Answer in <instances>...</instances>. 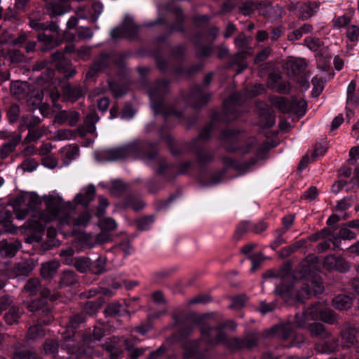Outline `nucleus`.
<instances>
[{"label":"nucleus","instance_id":"obj_1","mask_svg":"<svg viewBox=\"0 0 359 359\" xmlns=\"http://www.w3.org/2000/svg\"><path fill=\"white\" fill-rule=\"evenodd\" d=\"M90 215L84 212L75 217V208L70 202L62 203L53 198L46 203V210L40 215V219L45 222L58 219L62 224L86 226L90 222Z\"/></svg>","mask_w":359,"mask_h":359},{"label":"nucleus","instance_id":"obj_2","mask_svg":"<svg viewBox=\"0 0 359 359\" xmlns=\"http://www.w3.org/2000/svg\"><path fill=\"white\" fill-rule=\"evenodd\" d=\"M154 144L147 141L136 140L121 147L107 151L106 159L109 161L128 158L142 159L145 162L153 160L157 154L150 151Z\"/></svg>","mask_w":359,"mask_h":359},{"label":"nucleus","instance_id":"obj_3","mask_svg":"<svg viewBox=\"0 0 359 359\" xmlns=\"http://www.w3.org/2000/svg\"><path fill=\"white\" fill-rule=\"evenodd\" d=\"M169 84L166 80H160L156 82L149 89V95L151 100V105L154 114H161L165 118L173 115L176 117L182 116V112L176 111L168 107L164 102V95L168 92Z\"/></svg>","mask_w":359,"mask_h":359},{"label":"nucleus","instance_id":"obj_4","mask_svg":"<svg viewBox=\"0 0 359 359\" xmlns=\"http://www.w3.org/2000/svg\"><path fill=\"white\" fill-rule=\"evenodd\" d=\"M302 271L304 272V274L302 275L304 280L301 284V289L298 290L296 294L297 299L300 302H303L305 299L309 298L312 293L319 294L324 291L323 280L320 276H311V274L307 276L306 273L308 271L310 272V269L304 263L302 264Z\"/></svg>","mask_w":359,"mask_h":359},{"label":"nucleus","instance_id":"obj_5","mask_svg":"<svg viewBox=\"0 0 359 359\" xmlns=\"http://www.w3.org/2000/svg\"><path fill=\"white\" fill-rule=\"evenodd\" d=\"M229 327L231 330H235L236 324L233 321H228L225 324L212 327L209 325H204L201 328L202 339L210 346H215L220 343H224L226 346V341L229 339H226L224 328Z\"/></svg>","mask_w":359,"mask_h":359},{"label":"nucleus","instance_id":"obj_6","mask_svg":"<svg viewBox=\"0 0 359 359\" xmlns=\"http://www.w3.org/2000/svg\"><path fill=\"white\" fill-rule=\"evenodd\" d=\"M220 140L229 151H239L241 154H244L248 153L251 147L254 144L255 140L252 137L248 140L247 146L245 148L241 147L240 144L241 139L239 134L237 131L233 130H225L222 132Z\"/></svg>","mask_w":359,"mask_h":359},{"label":"nucleus","instance_id":"obj_7","mask_svg":"<svg viewBox=\"0 0 359 359\" xmlns=\"http://www.w3.org/2000/svg\"><path fill=\"white\" fill-rule=\"evenodd\" d=\"M139 28L134 23L133 18L127 15L121 25L114 27L110 33V36L113 39L121 38H135L138 33Z\"/></svg>","mask_w":359,"mask_h":359},{"label":"nucleus","instance_id":"obj_8","mask_svg":"<svg viewBox=\"0 0 359 359\" xmlns=\"http://www.w3.org/2000/svg\"><path fill=\"white\" fill-rule=\"evenodd\" d=\"M243 95L240 93H234L224 101L223 119L226 121L233 120L238 116L236 107L243 102Z\"/></svg>","mask_w":359,"mask_h":359},{"label":"nucleus","instance_id":"obj_9","mask_svg":"<svg viewBox=\"0 0 359 359\" xmlns=\"http://www.w3.org/2000/svg\"><path fill=\"white\" fill-rule=\"evenodd\" d=\"M210 94L205 92L202 86H196L191 90L186 102L195 109L201 108L205 105L210 98Z\"/></svg>","mask_w":359,"mask_h":359},{"label":"nucleus","instance_id":"obj_10","mask_svg":"<svg viewBox=\"0 0 359 359\" xmlns=\"http://www.w3.org/2000/svg\"><path fill=\"white\" fill-rule=\"evenodd\" d=\"M323 266L328 271H337L340 273H346L350 270V264L341 256L329 255L325 257Z\"/></svg>","mask_w":359,"mask_h":359},{"label":"nucleus","instance_id":"obj_11","mask_svg":"<svg viewBox=\"0 0 359 359\" xmlns=\"http://www.w3.org/2000/svg\"><path fill=\"white\" fill-rule=\"evenodd\" d=\"M257 344V337L255 334H248L243 339L235 337L226 341V346L232 351L243 348L250 349L256 346Z\"/></svg>","mask_w":359,"mask_h":359},{"label":"nucleus","instance_id":"obj_12","mask_svg":"<svg viewBox=\"0 0 359 359\" xmlns=\"http://www.w3.org/2000/svg\"><path fill=\"white\" fill-rule=\"evenodd\" d=\"M323 306V304L318 303L305 310L301 316L296 315L295 323L297 325L304 327L307 320L320 319Z\"/></svg>","mask_w":359,"mask_h":359},{"label":"nucleus","instance_id":"obj_13","mask_svg":"<svg viewBox=\"0 0 359 359\" xmlns=\"http://www.w3.org/2000/svg\"><path fill=\"white\" fill-rule=\"evenodd\" d=\"M307 64L302 58H290L285 61L284 69L290 77L297 78L305 70Z\"/></svg>","mask_w":359,"mask_h":359},{"label":"nucleus","instance_id":"obj_14","mask_svg":"<svg viewBox=\"0 0 359 359\" xmlns=\"http://www.w3.org/2000/svg\"><path fill=\"white\" fill-rule=\"evenodd\" d=\"M45 8L50 18L62 15L70 11L69 3L65 0L50 1L46 4Z\"/></svg>","mask_w":359,"mask_h":359},{"label":"nucleus","instance_id":"obj_15","mask_svg":"<svg viewBox=\"0 0 359 359\" xmlns=\"http://www.w3.org/2000/svg\"><path fill=\"white\" fill-rule=\"evenodd\" d=\"M344 346L349 348L359 342V332L358 330L350 324H346L341 331Z\"/></svg>","mask_w":359,"mask_h":359},{"label":"nucleus","instance_id":"obj_16","mask_svg":"<svg viewBox=\"0 0 359 359\" xmlns=\"http://www.w3.org/2000/svg\"><path fill=\"white\" fill-rule=\"evenodd\" d=\"M112 60L109 55L101 54L100 57L94 62L86 73L87 79H93L99 72L110 66Z\"/></svg>","mask_w":359,"mask_h":359},{"label":"nucleus","instance_id":"obj_17","mask_svg":"<svg viewBox=\"0 0 359 359\" xmlns=\"http://www.w3.org/2000/svg\"><path fill=\"white\" fill-rule=\"evenodd\" d=\"M86 92V88L81 86H71L69 83H66L62 86L64 98L72 102L84 97Z\"/></svg>","mask_w":359,"mask_h":359},{"label":"nucleus","instance_id":"obj_18","mask_svg":"<svg viewBox=\"0 0 359 359\" xmlns=\"http://www.w3.org/2000/svg\"><path fill=\"white\" fill-rule=\"evenodd\" d=\"M79 118L80 114L78 111L62 110L55 115V122L60 125L67 122L70 126H74L77 124Z\"/></svg>","mask_w":359,"mask_h":359},{"label":"nucleus","instance_id":"obj_19","mask_svg":"<svg viewBox=\"0 0 359 359\" xmlns=\"http://www.w3.org/2000/svg\"><path fill=\"white\" fill-rule=\"evenodd\" d=\"M95 196V187L93 184H89L88 187L81 189L74 198V201L84 207H88L89 203L94 200Z\"/></svg>","mask_w":359,"mask_h":359},{"label":"nucleus","instance_id":"obj_20","mask_svg":"<svg viewBox=\"0 0 359 359\" xmlns=\"http://www.w3.org/2000/svg\"><path fill=\"white\" fill-rule=\"evenodd\" d=\"M29 25L35 31L41 33L50 31L52 33L59 34V26L54 22H41L32 18L29 19Z\"/></svg>","mask_w":359,"mask_h":359},{"label":"nucleus","instance_id":"obj_21","mask_svg":"<svg viewBox=\"0 0 359 359\" xmlns=\"http://www.w3.org/2000/svg\"><path fill=\"white\" fill-rule=\"evenodd\" d=\"M51 322V317H48L46 320L39 319L36 325L31 326L27 332V337L28 339L37 340L45 336V331L41 325H48Z\"/></svg>","mask_w":359,"mask_h":359},{"label":"nucleus","instance_id":"obj_22","mask_svg":"<svg viewBox=\"0 0 359 359\" xmlns=\"http://www.w3.org/2000/svg\"><path fill=\"white\" fill-rule=\"evenodd\" d=\"M100 118L95 111L90 112L86 117L83 125L79 126V131L84 135L86 133H93L95 130V123Z\"/></svg>","mask_w":359,"mask_h":359},{"label":"nucleus","instance_id":"obj_23","mask_svg":"<svg viewBox=\"0 0 359 359\" xmlns=\"http://www.w3.org/2000/svg\"><path fill=\"white\" fill-rule=\"evenodd\" d=\"M21 243L18 241L3 240L0 241V254L4 257H13L18 251Z\"/></svg>","mask_w":359,"mask_h":359},{"label":"nucleus","instance_id":"obj_24","mask_svg":"<svg viewBox=\"0 0 359 359\" xmlns=\"http://www.w3.org/2000/svg\"><path fill=\"white\" fill-rule=\"evenodd\" d=\"M10 90L12 95L16 99L21 100L27 95L30 88L27 82L16 81L11 83Z\"/></svg>","mask_w":359,"mask_h":359},{"label":"nucleus","instance_id":"obj_25","mask_svg":"<svg viewBox=\"0 0 359 359\" xmlns=\"http://www.w3.org/2000/svg\"><path fill=\"white\" fill-rule=\"evenodd\" d=\"M275 118L273 111L266 107L259 113V125L265 128H271L275 124Z\"/></svg>","mask_w":359,"mask_h":359},{"label":"nucleus","instance_id":"obj_26","mask_svg":"<svg viewBox=\"0 0 359 359\" xmlns=\"http://www.w3.org/2000/svg\"><path fill=\"white\" fill-rule=\"evenodd\" d=\"M55 35L57 34H55ZM37 39L39 41L42 42L48 49L58 46L61 43V41L55 36L54 33H53V34H46V32L39 33L37 35Z\"/></svg>","mask_w":359,"mask_h":359},{"label":"nucleus","instance_id":"obj_27","mask_svg":"<svg viewBox=\"0 0 359 359\" xmlns=\"http://www.w3.org/2000/svg\"><path fill=\"white\" fill-rule=\"evenodd\" d=\"M34 269V264L28 261L17 263L13 267V272L15 277L27 276Z\"/></svg>","mask_w":359,"mask_h":359},{"label":"nucleus","instance_id":"obj_28","mask_svg":"<svg viewBox=\"0 0 359 359\" xmlns=\"http://www.w3.org/2000/svg\"><path fill=\"white\" fill-rule=\"evenodd\" d=\"M306 105L307 104L304 100L292 97L290 100V113L302 116L305 114Z\"/></svg>","mask_w":359,"mask_h":359},{"label":"nucleus","instance_id":"obj_29","mask_svg":"<svg viewBox=\"0 0 359 359\" xmlns=\"http://www.w3.org/2000/svg\"><path fill=\"white\" fill-rule=\"evenodd\" d=\"M48 128L45 126L38 127L36 128L30 129L28 134L24 139V143H30L36 142L45 135L47 133Z\"/></svg>","mask_w":359,"mask_h":359},{"label":"nucleus","instance_id":"obj_30","mask_svg":"<svg viewBox=\"0 0 359 359\" xmlns=\"http://www.w3.org/2000/svg\"><path fill=\"white\" fill-rule=\"evenodd\" d=\"M23 313V311L20 309L18 306H12L8 312L4 315L5 322L8 325H13L19 322Z\"/></svg>","mask_w":359,"mask_h":359},{"label":"nucleus","instance_id":"obj_31","mask_svg":"<svg viewBox=\"0 0 359 359\" xmlns=\"http://www.w3.org/2000/svg\"><path fill=\"white\" fill-rule=\"evenodd\" d=\"M60 266V263L56 261H51L44 263L41 267V274L44 278H50L55 276L57 269Z\"/></svg>","mask_w":359,"mask_h":359},{"label":"nucleus","instance_id":"obj_32","mask_svg":"<svg viewBox=\"0 0 359 359\" xmlns=\"http://www.w3.org/2000/svg\"><path fill=\"white\" fill-rule=\"evenodd\" d=\"M46 304L47 299L45 298L36 299L28 304L27 309L31 312H39L40 313L47 314L49 312V309Z\"/></svg>","mask_w":359,"mask_h":359},{"label":"nucleus","instance_id":"obj_33","mask_svg":"<svg viewBox=\"0 0 359 359\" xmlns=\"http://www.w3.org/2000/svg\"><path fill=\"white\" fill-rule=\"evenodd\" d=\"M39 199L36 198L35 196H30L29 198V201L27 203L28 208H24V209H18L15 207L13 208L16 217L18 219H23L25 218V217L27 215L29 212V210H34L36 209L37 205H39Z\"/></svg>","mask_w":359,"mask_h":359},{"label":"nucleus","instance_id":"obj_34","mask_svg":"<svg viewBox=\"0 0 359 359\" xmlns=\"http://www.w3.org/2000/svg\"><path fill=\"white\" fill-rule=\"evenodd\" d=\"M333 306L338 310L348 309L352 306V299L346 294H339L332 300Z\"/></svg>","mask_w":359,"mask_h":359},{"label":"nucleus","instance_id":"obj_35","mask_svg":"<svg viewBox=\"0 0 359 359\" xmlns=\"http://www.w3.org/2000/svg\"><path fill=\"white\" fill-rule=\"evenodd\" d=\"M191 149L194 151L197 156L198 163L205 164L213 159V155L203 149V145L191 146Z\"/></svg>","mask_w":359,"mask_h":359},{"label":"nucleus","instance_id":"obj_36","mask_svg":"<svg viewBox=\"0 0 359 359\" xmlns=\"http://www.w3.org/2000/svg\"><path fill=\"white\" fill-rule=\"evenodd\" d=\"M22 137L20 135H15L8 140L6 143L4 144L1 151L4 158L6 157L15 149L16 146L20 142Z\"/></svg>","mask_w":359,"mask_h":359},{"label":"nucleus","instance_id":"obj_37","mask_svg":"<svg viewBox=\"0 0 359 359\" xmlns=\"http://www.w3.org/2000/svg\"><path fill=\"white\" fill-rule=\"evenodd\" d=\"M78 281V276L71 270H66L62 272L60 277V286H69L76 283Z\"/></svg>","mask_w":359,"mask_h":359},{"label":"nucleus","instance_id":"obj_38","mask_svg":"<svg viewBox=\"0 0 359 359\" xmlns=\"http://www.w3.org/2000/svg\"><path fill=\"white\" fill-rule=\"evenodd\" d=\"M219 34V29L217 27H212L209 29L206 34H199L192 37L194 43H198L199 41L204 42H213Z\"/></svg>","mask_w":359,"mask_h":359},{"label":"nucleus","instance_id":"obj_39","mask_svg":"<svg viewBox=\"0 0 359 359\" xmlns=\"http://www.w3.org/2000/svg\"><path fill=\"white\" fill-rule=\"evenodd\" d=\"M41 122V118L36 116L24 115L20 121V127H26L28 130L34 128Z\"/></svg>","mask_w":359,"mask_h":359},{"label":"nucleus","instance_id":"obj_40","mask_svg":"<svg viewBox=\"0 0 359 359\" xmlns=\"http://www.w3.org/2000/svg\"><path fill=\"white\" fill-rule=\"evenodd\" d=\"M317 4L313 2L304 3L300 7L299 18L302 19H308L313 16L317 8Z\"/></svg>","mask_w":359,"mask_h":359},{"label":"nucleus","instance_id":"obj_41","mask_svg":"<svg viewBox=\"0 0 359 359\" xmlns=\"http://www.w3.org/2000/svg\"><path fill=\"white\" fill-rule=\"evenodd\" d=\"M80 273L90 272V259L87 257H77L74 266Z\"/></svg>","mask_w":359,"mask_h":359},{"label":"nucleus","instance_id":"obj_42","mask_svg":"<svg viewBox=\"0 0 359 359\" xmlns=\"http://www.w3.org/2000/svg\"><path fill=\"white\" fill-rule=\"evenodd\" d=\"M107 258L103 256H99L94 262L90 261V273L100 274L105 271Z\"/></svg>","mask_w":359,"mask_h":359},{"label":"nucleus","instance_id":"obj_43","mask_svg":"<svg viewBox=\"0 0 359 359\" xmlns=\"http://www.w3.org/2000/svg\"><path fill=\"white\" fill-rule=\"evenodd\" d=\"M320 320L325 323L332 325L337 321V316L331 309L323 304Z\"/></svg>","mask_w":359,"mask_h":359},{"label":"nucleus","instance_id":"obj_44","mask_svg":"<svg viewBox=\"0 0 359 359\" xmlns=\"http://www.w3.org/2000/svg\"><path fill=\"white\" fill-rule=\"evenodd\" d=\"M13 359H39V356L31 350L17 348L14 351Z\"/></svg>","mask_w":359,"mask_h":359},{"label":"nucleus","instance_id":"obj_45","mask_svg":"<svg viewBox=\"0 0 359 359\" xmlns=\"http://www.w3.org/2000/svg\"><path fill=\"white\" fill-rule=\"evenodd\" d=\"M289 272H290L289 267L284 266L278 272H275L272 270H269V271H266L263 274V278H280L283 280H285V279L287 278V277L290 276Z\"/></svg>","mask_w":359,"mask_h":359},{"label":"nucleus","instance_id":"obj_46","mask_svg":"<svg viewBox=\"0 0 359 359\" xmlns=\"http://www.w3.org/2000/svg\"><path fill=\"white\" fill-rule=\"evenodd\" d=\"M273 104L283 113H290V100L283 97H277L273 100Z\"/></svg>","mask_w":359,"mask_h":359},{"label":"nucleus","instance_id":"obj_47","mask_svg":"<svg viewBox=\"0 0 359 359\" xmlns=\"http://www.w3.org/2000/svg\"><path fill=\"white\" fill-rule=\"evenodd\" d=\"M212 129V123H209L205 127H204L200 132L198 137L192 141L191 146L202 145L201 141L208 140L210 137Z\"/></svg>","mask_w":359,"mask_h":359},{"label":"nucleus","instance_id":"obj_48","mask_svg":"<svg viewBox=\"0 0 359 359\" xmlns=\"http://www.w3.org/2000/svg\"><path fill=\"white\" fill-rule=\"evenodd\" d=\"M199 341H187L184 344V357L191 358L194 356L198 350Z\"/></svg>","mask_w":359,"mask_h":359},{"label":"nucleus","instance_id":"obj_49","mask_svg":"<svg viewBox=\"0 0 359 359\" xmlns=\"http://www.w3.org/2000/svg\"><path fill=\"white\" fill-rule=\"evenodd\" d=\"M41 289V283L39 279H29L24 286V290L29 294V295L36 294Z\"/></svg>","mask_w":359,"mask_h":359},{"label":"nucleus","instance_id":"obj_50","mask_svg":"<svg viewBox=\"0 0 359 359\" xmlns=\"http://www.w3.org/2000/svg\"><path fill=\"white\" fill-rule=\"evenodd\" d=\"M108 84L109 90L111 91L115 97H121L127 92V88L126 86L120 85L113 81H109Z\"/></svg>","mask_w":359,"mask_h":359},{"label":"nucleus","instance_id":"obj_51","mask_svg":"<svg viewBox=\"0 0 359 359\" xmlns=\"http://www.w3.org/2000/svg\"><path fill=\"white\" fill-rule=\"evenodd\" d=\"M58 347L59 344L57 341L47 339L43 346V349L46 354L55 355L57 353Z\"/></svg>","mask_w":359,"mask_h":359},{"label":"nucleus","instance_id":"obj_52","mask_svg":"<svg viewBox=\"0 0 359 359\" xmlns=\"http://www.w3.org/2000/svg\"><path fill=\"white\" fill-rule=\"evenodd\" d=\"M304 45L312 51H318L321 50L323 45V41L318 38L307 37L304 41Z\"/></svg>","mask_w":359,"mask_h":359},{"label":"nucleus","instance_id":"obj_53","mask_svg":"<svg viewBox=\"0 0 359 359\" xmlns=\"http://www.w3.org/2000/svg\"><path fill=\"white\" fill-rule=\"evenodd\" d=\"M351 21V16H349L348 15H343L341 16L335 17L332 20V22L334 28L340 29L349 25Z\"/></svg>","mask_w":359,"mask_h":359},{"label":"nucleus","instance_id":"obj_54","mask_svg":"<svg viewBox=\"0 0 359 359\" xmlns=\"http://www.w3.org/2000/svg\"><path fill=\"white\" fill-rule=\"evenodd\" d=\"M84 320L85 318L83 314L79 313L74 315L68 322L67 328L69 332H73L81 323L84 322Z\"/></svg>","mask_w":359,"mask_h":359},{"label":"nucleus","instance_id":"obj_55","mask_svg":"<svg viewBox=\"0 0 359 359\" xmlns=\"http://www.w3.org/2000/svg\"><path fill=\"white\" fill-rule=\"evenodd\" d=\"M126 203L128 207L131 208L136 211L140 210L144 207V203L140 198L132 196H128L126 198Z\"/></svg>","mask_w":359,"mask_h":359},{"label":"nucleus","instance_id":"obj_56","mask_svg":"<svg viewBox=\"0 0 359 359\" xmlns=\"http://www.w3.org/2000/svg\"><path fill=\"white\" fill-rule=\"evenodd\" d=\"M285 233L286 231H285V229H278L275 231V239L270 245L273 250H276L278 246L286 242L283 238V235Z\"/></svg>","mask_w":359,"mask_h":359},{"label":"nucleus","instance_id":"obj_57","mask_svg":"<svg viewBox=\"0 0 359 359\" xmlns=\"http://www.w3.org/2000/svg\"><path fill=\"white\" fill-rule=\"evenodd\" d=\"M121 305L118 302L109 304L104 309V313L107 316L115 317L119 315Z\"/></svg>","mask_w":359,"mask_h":359},{"label":"nucleus","instance_id":"obj_58","mask_svg":"<svg viewBox=\"0 0 359 359\" xmlns=\"http://www.w3.org/2000/svg\"><path fill=\"white\" fill-rule=\"evenodd\" d=\"M103 11V5L100 2H94L89 11L93 22H96Z\"/></svg>","mask_w":359,"mask_h":359},{"label":"nucleus","instance_id":"obj_59","mask_svg":"<svg viewBox=\"0 0 359 359\" xmlns=\"http://www.w3.org/2000/svg\"><path fill=\"white\" fill-rule=\"evenodd\" d=\"M238 9L243 15H250L255 11V3L253 1L243 2L239 5Z\"/></svg>","mask_w":359,"mask_h":359},{"label":"nucleus","instance_id":"obj_60","mask_svg":"<svg viewBox=\"0 0 359 359\" xmlns=\"http://www.w3.org/2000/svg\"><path fill=\"white\" fill-rule=\"evenodd\" d=\"M116 252H122L124 256L130 255L133 248L128 241H123L114 247Z\"/></svg>","mask_w":359,"mask_h":359},{"label":"nucleus","instance_id":"obj_61","mask_svg":"<svg viewBox=\"0 0 359 359\" xmlns=\"http://www.w3.org/2000/svg\"><path fill=\"white\" fill-rule=\"evenodd\" d=\"M309 330L311 332V336L318 337L325 333V326L319 323H313L309 324Z\"/></svg>","mask_w":359,"mask_h":359},{"label":"nucleus","instance_id":"obj_62","mask_svg":"<svg viewBox=\"0 0 359 359\" xmlns=\"http://www.w3.org/2000/svg\"><path fill=\"white\" fill-rule=\"evenodd\" d=\"M20 115V107L18 104H11L8 110L7 116L11 123H15L18 121Z\"/></svg>","mask_w":359,"mask_h":359},{"label":"nucleus","instance_id":"obj_63","mask_svg":"<svg viewBox=\"0 0 359 359\" xmlns=\"http://www.w3.org/2000/svg\"><path fill=\"white\" fill-rule=\"evenodd\" d=\"M100 225L102 229L106 231H114L117 227L115 220L111 217L104 218L100 220Z\"/></svg>","mask_w":359,"mask_h":359},{"label":"nucleus","instance_id":"obj_64","mask_svg":"<svg viewBox=\"0 0 359 359\" xmlns=\"http://www.w3.org/2000/svg\"><path fill=\"white\" fill-rule=\"evenodd\" d=\"M346 37L351 42H356L359 39V27L357 25H351L348 27Z\"/></svg>","mask_w":359,"mask_h":359}]
</instances>
